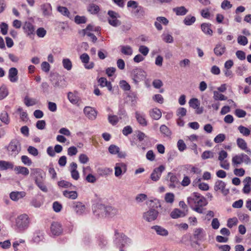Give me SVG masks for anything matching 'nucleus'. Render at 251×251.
Wrapping results in <instances>:
<instances>
[{"mask_svg":"<svg viewBox=\"0 0 251 251\" xmlns=\"http://www.w3.org/2000/svg\"><path fill=\"white\" fill-rule=\"evenodd\" d=\"M114 242L120 251H125L124 248L131 244L132 240L124 233L119 232L118 230H115Z\"/></svg>","mask_w":251,"mask_h":251,"instance_id":"nucleus-1","label":"nucleus"},{"mask_svg":"<svg viewBox=\"0 0 251 251\" xmlns=\"http://www.w3.org/2000/svg\"><path fill=\"white\" fill-rule=\"evenodd\" d=\"M29 218L26 214L19 215L16 219V228L18 232H23L29 226Z\"/></svg>","mask_w":251,"mask_h":251,"instance_id":"nucleus-2","label":"nucleus"},{"mask_svg":"<svg viewBox=\"0 0 251 251\" xmlns=\"http://www.w3.org/2000/svg\"><path fill=\"white\" fill-rule=\"evenodd\" d=\"M130 76L133 82L138 85L140 81L146 79L147 73L142 68L136 67L130 72Z\"/></svg>","mask_w":251,"mask_h":251,"instance_id":"nucleus-3","label":"nucleus"},{"mask_svg":"<svg viewBox=\"0 0 251 251\" xmlns=\"http://www.w3.org/2000/svg\"><path fill=\"white\" fill-rule=\"evenodd\" d=\"M6 148L8 154L15 157L21 151V144L18 140L14 139L10 141Z\"/></svg>","mask_w":251,"mask_h":251,"instance_id":"nucleus-4","label":"nucleus"},{"mask_svg":"<svg viewBox=\"0 0 251 251\" xmlns=\"http://www.w3.org/2000/svg\"><path fill=\"white\" fill-rule=\"evenodd\" d=\"M158 211L154 208H151L143 214V219L147 222H151L156 220L158 215Z\"/></svg>","mask_w":251,"mask_h":251,"instance_id":"nucleus-5","label":"nucleus"},{"mask_svg":"<svg viewBox=\"0 0 251 251\" xmlns=\"http://www.w3.org/2000/svg\"><path fill=\"white\" fill-rule=\"evenodd\" d=\"M164 170L165 167L163 165H160L158 167L155 168L151 175V180L154 181L158 180Z\"/></svg>","mask_w":251,"mask_h":251,"instance_id":"nucleus-6","label":"nucleus"},{"mask_svg":"<svg viewBox=\"0 0 251 251\" xmlns=\"http://www.w3.org/2000/svg\"><path fill=\"white\" fill-rule=\"evenodd\" d=\"M226 184L225 182L218 180L215 183L214 190L216 191L220 190L224 195H226L229 193V190L226 189Z\"/></svg>","mask_w":251,"mask_h":251,"instance_id":"nucleus-7","label":"nucleus"},{"mask_svg":"<svg viewBox=\"0 0 251 251\" xmlns=\"http://www.w3.org/2000/svg\"><path fill=\"white\" fill-rule=\"evenodd\" d=\"M23 30L27 36H31L35 34V27L34 25L29 22H25L23 26Z\"/></svg>","mask_w":251,"mask_h":251,"instance_id":"nucleus-8","label":"nucleus"},{"mask_svg":"<svg viewBox=\"0 0 251 251\" xmlns=\"http://www.w3.org/2000/svg\"><path fill=\"white\" fill-rule=\"evenodd\" d=\"M127 167L126 164L124 163H116L115 167V175L116 177H120L122 174L126 171Z\"/></svg>","mask_w":251,"mask_h":251,"instance_id":"nucleus-9","label":"nucleus"},{"mask_svg":"<svg viewBox=\"0 0 251 251\" xmlns=\"http://www.w3.org/2000/svg\"><path fill=\"white\" fill-rule=\"evenodd\" d=\"M50 231L53 235L59 236L63 231L61 225L58 222L52 223L50 226Z\"/></svg>","mask_w":251,"mask_h":251,"instance_id":"nucleus-10","label":"nucleus"},{"mask_svg":"<svg viewBox=\"0 0 251 251\" xmlns=\"http://www.w3.org/2000/svg\"><path fill=\"white\" fill-rule=\"evenodd\" d=\"M205 235V232L203 229L201 228H196L194 230L193 234L194 238L197 241V242H196V243L197 244H198L197 242L203 240Z\"/></svg>","mask_w":251,"mask_h":251,"instance_id":"nucleus-11","label":"nucleus"},{"mask_svg":"<svg viewBox=\"0 0 251 251\" xmlns=\"http://www.w3.org/2000/svg\"><path fill=\"white\" fill-rule=\"evenodd\" d=\"M84 113L85 115L91 120H94L96 118L97 111L92 107L86 106L84 108Z\"/></svg>","mask_w":251,"mask_h":251,"instance_id":"nucleus-12","label":"nucleus"},{"mask_svg":"<svg viewBox=\"0 0 251 251\" xmlns=\"http://www.w3.org/2000/svg\"><path fill=\"white\" fill-rule=\"evenodd\" d=\"M18 70L16 68L12 67L9 70L8 78L11 82H16L18 81Z\"/></svg>","mask_w":251,"mask_h":251,"instance_id":"nucleus-13","label":"nucleus"},{"mask_svg":"<svg viewBox=\"0 0 251 251\" xmlns=\"http://www.w3.org/2000/svg\"><path fill=\"white\" fill-rule=\"evenodd\" d=\"M237 144L239 148L245 151L250 156H251V150L248 148L247 144L242 138H238L237 139Z\"/></svg>","mask_w":251,"mask_h":251,"instance_id":"nucleus-14","label":"nucleus"},{"mask_svg":"<svg viewBox=\"0 0 251 251\" xmlns=\"http://www.w3.org/2000/svg\"><path fill=\"white\" fill-rule=\"evenodd\" d=\"M73 208L77 214L81 215L84 212L85 206L82 203L77 201L74 202Z\"/></svg>","mask_w":251,"mask_h":251,"instance_id":"nucleus-15","label":"nucleus"},{"mask_svg":"<svg viewBox=\"0 0 251 251\" xmlns=\"http://www.w3.org/2000/svg\"><path fill=\"white\" fill-rule=\"evenodd\" d=\"M56 77V79H55V78L53 77L51 79L53 87L55 88L64 87L65 85L64 79L60 77L59 78L57 76Z\"/></svg>","mask_w":251,"mask_h":251,"instance_id":"nucleus-16","label":"nucleus"},{"mask_svg":"<svg viewBox=\"0 0 251 251\" xmlns=\"http://www.w3.org/2000/svg\"><path fill=\"white\" fill-rule=\"evenodd\" d=\"M88 30H93V25H88L86 28L83 30L85 34L90 37L93 43H95L97 40V37L93 33L88 32Z\"/></svg>","mask_w":251,"mask_h":251,"instance_id":"nucleus-17","label":"nucleus"},{"mask_svg":"<svg viewBox=\"0 0 251 251\" xmlns=\"http://www.w3.org/2000/svg\"><path fill=\"white\" fill-rule=\"evenodd\" d=\"M158 235L166 236L168 235L169 232L167 229L159 226H154L151 227Z\"/></svg>","mask_w":251,"mask_h":251,"instance_id":"nucleus-18","label":"nucleus"},{"mask_svg":"<svg viewBox=\"0 0 251 251\" xmlns=\"http://www.w3.org/2000/svg\"><path fill=\"white\" fill-rule=\"evenodd\" d=\"M25 193L24 191L12 192L10 194V198L14 201H17L20 199L23 198L25 196Z\"/></svg>","mask_w":251,"mask_h":251,"instance_id":"nucleus-19","label":"nucleus"},{"mask_svg":"<svg viewBox=\"0 0 251 251\" xmlns=\"http://www.w3.org/2000/svg\"><path fill=\"white\" fill-rule=\"evenodd\" d=\"M226 51V47L225 45L219 44L216 45L214 49V53L218 56H222Z\"/></svg>","mask_w":251,"mask_h":251,"instance_id":"nucleus-20","label":"nucleus"},{"mask_svg":"<svg viewBox=\"0 0 251 251\" xmlns=\"http://www.w3.org/2000/svg\"><path fill=\"white\" fill-rule=\"evenodd\" d=\"M211 24L203 23L201 25V29L205 34L212 36L213 35V31L211 29Z\"/></svg>","mask_w":251,"mask_h":251,"instance_id":"nucleus-21","label":"nucleus"},{"mask_svg":"<svg viewBox=\"0 0 251 251\" xmlns=\"http://www.w3.org/2000/svg\"><path fill=\"white\" fill-rule=\"evenodd\" d=\"M14 167V164L11 162L3 160L0 161V169L1 170H12Z\"/></svg>","mask_w":251,"mask_h":251,"instance_id":"nucleus-22","label":"nucleus"},{"mask_svg":"<svg viewBox=\"0 0 251 251\" xmlns=\"http://www.w3.org/2000/svg\"><path fill=\"white\" fill-rule=\"evenodd\" d=\"M14 170L17 174H22L25 176H27L29 173L27 168L23 166H16Z\"/></svg>","mask_w":251,"mask_h":251,"instance_id":"nucleus-23","label":"nucleus"},{"mask_svg":"<svg viewBox=\"0 0 251 251\" xmlns=\"http://www.w3.org/2000/svg\"><path fill=\"white\" fill-rule=\"evenodd\" d=\"M68 98L72 104L78 105V103L80 100V98L76 94L72 92H69L68 94Z\"/></svg>","mask_w":251,"mask_h":251,"instance_id":"nucleus-24","label":"nucleus"},{"mask_svg":"<svg viewBox=\"0 0 251 251\" xmlns=\"http://www.w3.org/2000/svg\"><path fill=\"white\" fill-rule=\"evenodd\" d=\"M170 216L173 219H177L179 217L185 216V214L184 212L176 208L171 213Z\"/></svg>","mask_w":251,"mask_h":251,"instance_id":"nucleus-25","label":"nucleus"},{"mask_svg":"<svg viewBox=\"0 0 251 251\" xmlns=\"http://www.w3.org/2000/svg\"><path fill=\"white\" fill-rule=\"evenodd\" d=\"M87 10L92 14H97L100 10L99 6L95 4H90L87 7Z\"/></svg>","mask_w":251,"mask_h":251,"instance_id":"nucleus-26","label":"nucleus"},{"mask_svg":"<svg viewBox=\"0 0 251 251\" xmlns=\"http://www.w3.org/2000/svg\"><path fill=\"white\" fill-rule=\"evenodd\" d=\"M41 9L44 16H49L51 13V7L50 3H46L41 5Z\"/></svg>","mask_w":251,"mask_h":251,"instance_id":"nucleus-27","label":"nucleus"},{"mask_svg":"<svg viewBox=\"0 0 251 251\" xmlns=\"http://www.w3.org/2000/svg\"><path fill=\"white\" fill-rule=\"evenodd\" d=\"M63 195L69 199L75 200L77 197V193L75 191H69L65 190L63 191Z\"/></svg>","mask_w":251,"mask_h":251,"instance_id":"nucleus-28","label":"nucleus"},{"mask_svg":"<svg viewBox=\"0 0 251 251\" xmlns=\"http://www.w3.org/2000/svg\"><path fill=\"white\" fill-rule=\"evenodd\" d=\"M121 51L122 53L126 55H131L132 54L133 50L132 48L128 45L121 46Z\"/></svg>","mask_w":251,"mask_h":251,"instance_id":"nucleus-29","label":"nucleus"},{"mask_svg":"<svg viewBox=\"0 0 251 251\" xmlns=\"http://www.w3.org/2000/svg\"><path fill=\"white\" fill-rule=\"evenodd\" d=\"M176 15H185L187 12L188 10L184 6H180L174 8L173 9Z\"/></svg>","mask_w":251,"mask_h":251,"instance_id":"nucleus-30","label":"nucleus"},{"mask_svg":"<svg viewBox=\"0 0 251 251\" xmlns=\"http://www.w3.org/2000/svg\"><path fill=\"white\" fill-rule=\"evenodd\" d=\"M136 118L138 122L142 126H145L147 125V122L144 115L136 112Z\"/></svg>","mask_w":251,"mask_h":251,"instance_id":"nucleus-31","label":"nucleus"},{"mask_svg":"<svg viewBox=\"0 0 251 251\" xmlns=\"http://www.w3.org/2000/svg\"><path fill=\"white\" fill-rule=\"evenodd\" d=\"M118 213L117 209L110 205H107V209L105 213V216H114Z\"/></svg>","mask_w":251,"mask_h":251,"instance_id":"nucleus-32","label":"nucleus"},{"mask_svg":"<svg viewBox=\"0 0 251 251\" xmlns=\"http://www.w3.org/2000/svg\"><path fill=\"white\" fill-rule=\"evenodd\" d=\"M150 116L154 120H157L161 117V112L159 109H153L150 111Z\"/></svg>","mask_w":251,"mask_h":251,"instance_id":"nucleus-33","label":"nucleus"},{"mask_svg":"<svg viewBox=\"0 0 251 251\" xmlns=\"http://www.w3.org/2000/svg\"><path fill=\"white\" fill-rule=\"evenodd\" d=\"M242 153L239 155H236L232 158V162L233 166H237L238 165L241 164L243 162V160L242 158Z\"/></svg>","mask_w":251,"mask_h":251,"instance_id":"nucleus-34","label":"nucleus"},{"mask_svg":"<svg viewBox=\"0 0 251 251\" xmlns=\"http://www.w3.org/2000/svg\"><path fill=\"white\" fill-rule=\"evenodd\" d=\"M134 10L132 11L133 14L136 16L137 18H140L142 16H143L144 14V11L143 10V8L141 6H137L135 8H134Z\"/></svg>","mask_w":251,"mask_h":251,"instance_id":"nucleus-35","label":"nucleus"},{"mask_svg":"<svg viewBox=\"0 0 251 251\" xmlns=\"http://www.w3.org/2000/svg\"><path fill=\"white\" fill-rule=\"evenodd\" d=\"M8 95V90L6 86L2 85L0 87V100L4 99Z\"/></svg>","mask_w":251,"mask_h":251,"instance_id":"nucleus-36","label":"nucleus"},{"mask_svg":"<svg viewBox=\"0 0 251 251\" xmlns=\"http://www.w3.org/2000/svg\"><path fill=\"white\" fill-rule=\"evenodd\" d=\"M193 195V197H188L187 199V202L191 207H192V204L196 199H198L200 197H202L200 194L196 192L194 193Z\"/></svg>","mask_w":251,"mask_h":251,"instance_id":"nucleus-37","label":"nucleus"},{"mask_svg":"<svg viewBox=\"0 0 251 251\" xmlns=\"http://www.w3.org/2000/svg\"><path fill=\"white\" fill-rule=\"evenodd\" d=\"M196 21V18L194 16L187 15L184 19L183 23L186 25H191Z\"/></svg>","mask_w":251,"mask_h":251,"instance_id":"nucleus-38","label":"nucleus"},{"mask_svg":"<svg viewBox=\"0 0 251 251\" xmlns=\"http://www.w3.org/2000/svg\"><path fill=\"white\" fill-rule=\"evenodd\" d=\"M112 170L107 168H100L98 169V173L100 176H104L109 175Z\"/></svg>","mask_w":251,"mask_h":251,"instance_id":"nucleus-39","label":"nucleus"},{"mask_svg":"<svg viewBox=\"0 0 251 251\" xmlns=\"http://www.w3.org/2000/svg\"><path fill=\"white\" fill-rule=\"evenodd\" d=\"M62 65L63 67L68 71L71 70L72 68V63L69 58H64L62 60Z\"/></svg>","mask_w":251,"mask_h":251,"instance_id":"nucleus-40","label":"nucleus"},{"mask_svg":"<svg viewBox=\"0 0 251 251\" xmlns=\"http://www.w3.org/2000/svg\"><path fill=\"white\" fill-rule=\"evenodd\" d=\"M58 185L59 187L64 188H69L72 187L71 189H75V186L72 185V184L66 180H61L58 182Z\"/></svg>","mask_w":251,"mask_h":251,"instance_id":"nucleus-41","label":"nucleus"},{"mask_svg":"<svg viewBox=\"0 0 251 251\" xmlns=\"http://www.w3.org/2000/svg\"><path fill=\"white\" fill-rule=\"evenodd\" d=\"M200 101L197 98H192L189 100V104L190 107L193 109H196L197 107L200 106Z\"/></svg>","mask_w":251,"mask_h":251,"instance_id":"nucleus-42","label":"nucleus"},{"mask_svg":"<svg viewBox=\"0 0 251 251\" xmlns=\"http://www.w3.org/2000/svg\"><path fill=\"white\" fill-rule=\"evenodd\" d=\"M0 120L2 123L6 125L9 123L10 120L8 113L6 111H3L2 112H1L0 115Z\"/></svg>","mask_w":251,"mask_h":251,"instance_id":"nucleus-43","label":"nucleus"},{"mask_svg":"<svg viewBox=\"0 0 251 251\" xmlns=\"http://www.w3.org/2000/svg\"><path fill=\"white\" fill-rule=\"evenodd\" d=\"M193 203H195V205L203 206L207 204V201L205 198L202 196L198 199H196Z\"/></svg>","mask_w":251,"mask_h":251,"instance_id":"nucleus-44","label":"nucleus"},{"mask_svg":"<svg viewBox=\"0 0 251 251\" xmlns=\"http://www.w3.org/2000/svg\"><path fill=\"white\" fill-rule=\"evenodd\" d=\"M160 131L166 136H170L171 135V131L170 129L165 125H161L160 127Z\"/></svg>","mask_w":251,"mask_h":251,"instance_id":"nucleus-45","label":"nucleus"},{"mask_svg":"<svg viewBox=\"0 0 251 251\" xmlns=\"http://www.w3.org/2000/svg\"><path fill=\"white\" fill-rule=\"evenodd\" d=\"M24 103L27 106H30L35 105L37 103L35 99H30L28 96L25 97Z\"/></svg>","mask_w":251,"mask_h":251,"instance_id":"nucleus-46","label":"nucleus"},{"mask_svg":"<svg viewBox=\"0 0 251 251\" xmlns=\"http://www.w3.org/2000/svg\"><path fill=\"white\" fill-rule=\"evenodd\" d=\"M213 94H214L213 98L216 100H226L227 99V97L224 96V95H223L221 93H219L217 91H214Z\"/></svg>","mask_w":251,"mask_h":251,"instance_id":"nucleus-47","label":"nucleus"},{"mask_svg":"<svg viewBox=\"0 0 251 251\" xmlns=\"http://www.w3.org/2000/svg\"><path fill=\"white\" fill-rule=\"evenodd\" d=\"M34 172L37 174H38V176L36 177L35 179V183L37 185L38 183H40L41 182L43 181V176L41 174V170L39 169H35L34 170Z\"/></svg>","mask_w":251,"mask_h":251,"instance_id":"nucleus-48","label":"nucleus"},{"mask_svg":"<svg viewBox=\"0 0 251 251\" xmlns=\"http://www.w3.org/2000/svg\"><path fill=\"white\" fill-rule=\"evenodd\" d=\"M238 129L240 132L244 136H248L250 134L251 130L243 126H238Z\"/></svg>","mask_w":251,"mask_h":251,"instance_id":"nucleus-49","label":"nucleus"},{"mask_svg":"<svg viewBox=\"0 0 251 251\" xmlns=\"http://www.w3.org/2000/svg\"><path fill=\"white\" fill-rule=\"evenodd\" d=\"M214 153L210 151H204L201 154V158L202 159H207L208 158H212L214 157Z\"/></svg>","mask_w":251,"mask_h":251,"instance_id":"nucleus-50","label":"nucleus"},{"mask_svg":"<svg viewBox=\"0 0 251 251\" xmlns=\"http://www.w3.org/2000/svg\"><path fill=\"white\" fill-rule=\"evenodd\" d=\"M170 184H169L170 187L175 188L176 186V184H177L178 180L177 177L173 174L170 176Z\"/></svg>","mask_w":251,"mask_h":251,"instance_id":"nucleus-51","label":"nucleus"},{"mask_svg":"<svg viewBox=\"0 0 251 251\" xmlns=\"http://www.w3.org/2000/svg\"><path fill=\"white\" fill-rule=\"evenodd\" d=\"M44 239V235L40 232H36L34 234L33 240L35 243H39Z\"/></svg>","mask_w":251,"mask_h":251,"instance_id":"nucleus-52","label":"nucleus"},{"mask_svg":"<svg viewBox=\"0 0 251 251\" xmlns=\"http://www.w3.org/2000/svg\"><path fill=\"white\" fill-rule=\"evenodd\" d=\"M238 43L242 46H245L248 44V41L247 38L243 35H239L237 38Z\"/></svg>","mask_w":251,"mask_h":251,"instance_id":"nucleus-53","label":"nucleus"},{"mask_svg":"<svg viewBox=\"0 0 251 251\" xmlns=\"http://www.w3.org/2000/svg\"><path fill=\"white\" fill-rule=\"evenodd\" d=\"M175 195L172 193H167L165 194V200L168 203H172L174 201Z\"/></svg>","mask_w":251,"mask_h":251,"instance_id":"nucleus-54","label":"nucleus"},{"mask_svg":"<svg viewBox=\"0 0 251 251\" xmlns=\"http://www.w3.org/2000/svg\"><path fill=\"white\" fill-rule=\"evenodd\" d=\"M87 21V18L85 16L76 15L75 18V22L77 24H84Z\"/></svg>","mask_w":251,"mask_h":251,"instance_id":"nucleus-55","label":"nucleus"},{"mask_svg":"<svg viewBox=\"0 0 251 251\" xmlns=\"http://www.w3.org/2000/svg\"><path fill=\"white\" fill-rule=\"evenodd\" d=\"M57 10L64 16L69 17L70 12L66 7L59 6L57 7Z\"/></svg>","mask_w":251,"mask_h":251,"instance_id":"nucleus-56","label":"nucleus"},{"mask_svg":"<svg viewBox=\"0 0 251 251\" xmlns=\"http://www.w3.org/2000/svg\"><path fill=\"white\" fill-rule=\"evenodd\" d=\"M120 148L115 145H111L108 148L109 152L112 154H117Z\"/></svg>","mask_w":251,"mask_h":251,"instance_id":"nucleus-57","label":"nucleus"},{"mask_svg":"<svg viewBox=\"0 0 251 251\" xmlns=\"http://www.w3.org/2000/svg\"><path fill=\"white\" fill-rule=\"evenodd\" d=\"M238 220L236 217L233 218H230L227 220V226L229 228H231L233 226H236L237 224Z\"/></svg>","mask_w":251,"mask_h":251,"instance_id":"nucleus-58","label":"nucleus"},{"mask_svg":"<svg viewBox=\"0 0 251 251\" xmlns=\"http://www.w3.org/2000/svg\"><path fill=\"white\" fill-rule=\"evenodd\" d=\"M232 5L228 0H224L221 3V7L224 10L229 9L231 8Z\"/></svg>","mask_w":251,"mask_h":251,"instance_id":"nucleus-59","label":"nucleus"},{"mask_svg":"<svg viewBox=\"0 0 251 251\" xmlns=\"http://www.w3.org/2000/svg\"><path fill=\"white\" fill-rule=\"evenodd\" d=\"M120 84L121 88L125 91H129L130 89V85L126 80L121 81Z\"/></svg>","mask_w":251,"mask_h":251,"instance_id":"nucleus-60","label":"nucleus"},{"mask_svg":"<svg viewBox=\"0 0 251 251\" xmlns=\"http://www.w3.org/2000/svg\"><path fill=\"white\" fill-rule=\"evenodd\" d=\"M226 139V136L224 134H219L214 138V141L216 143H220L223 142Z\"/></svg>","mask_w":251,"mask_h":251,"instance_id":"nucleus-61","label":"nucleus"},{"mask_svg":"<svg viewBox=\"0 0 251 251\" xmlns=\"http://www.w3.org/2000/svg\"><path fill=\"white\" fill-rule=\"evenodd\" d=\"M235 114L238 118H243L246 116L247 113L242 109H236L235 111Z\"/></svg>","mask_w":251,"mask_h":251,"instance_id":"nucleus-62","label":"nucleus"},{"mask_svg":"<svg viewBox=\"0 0 251 251\" xmlns=\"http://www.w3.org/2000/svg\"><path fill=\"white\" fill-rule=\"evenodd\" d=\"M21 160L25 165L27 166H30L32 164L31 160L26 155L22 156Z\"/></svg>","mask_w":251,"mask_h":251,"instance_id":"nucleus-63","label":"nucleus"},{"mask_svg":"<svg viewBox=\"0 0 251 251\" xmlns=\"http://www.w3.org/2000/svg\"><path fill=\"white\" fill-rule=\"evenodd\" d=\"M27 151L29 153L36 156L38 155L39 152L38 150L34 147L29 146L27 149Z\"/></svg>","mask_w":251,"mask_h":251,"instance_id":"nucleus-64","label":"nucleus"}]
</instances>
